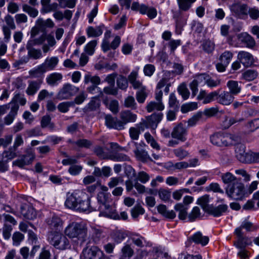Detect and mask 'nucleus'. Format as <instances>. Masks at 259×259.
Listing matches in <instances>:
<instances>
[{"label":"nucleus","mask_w":259,"mask_h":259,"mask_svg":"<svg viewBox=\"0 0 259 259\" xmlns=\"http://www.w3.org/2000/svg\"><path fill=\"white\" fill-rule=\"evenodd\" d=\"M65 236L69 238H76L81 242L86 240L88 231L86 227L82 224L75 222L70 223L64 230Z\"/></svg>","instance_id":"obj_1"},{"label":"nucleus","mask_w":259,"mask_h":259,"mask_svg":"<svg viewBox=\"0 0 259 259\" xmlns=\"http://www.w3.org/2000/svg\"><path fill=\"white\" fill-rule=\"evenodd\" d=\"M177 1L179 10L174 12L173 18L175 19L176 27H181L186 24L188 18V16L184 15L182 11H188L191 7L192 4L196 0H177Z\"/></svg>","instance_id":"obj_2"},{"label":"nucleus","mask_w":259,"mask_h":259,"mask_svg":"<svg viewBox=\"0 0 259 259\" xmlns=\"http://www.w3.org/2000/svg\"><path fill=\"white\" fill-rule=\"evenodd\" d=\"M72 194L77 204L78 211L91 212L95 210L91 204V196L84 190H76Z\"/></svg>","instance_id":"obj_3"},{"label":"nucleus","mask_w":259,"mask_h":259,"mask_svg":"<svg viewBox=\"0 0 259 259\" xmlns=\"http://www.w3.org/2000/svg\"><path fill=\"white\" fill-rule=\"evenodd\" d=\"M59 62L57 56L47 57L43 63L29 71V74L32 77H37L39 74L48 71L53 70L57 66Z\"/></svg>","instance_id":"obj_4"},{"label":"nucleus","mask_w":259,"mask_h":259,"mask_svg":"<svg viewBox=\"0 0 259 259\" xmlns=\"http://www.w3.org/2000/svg\"><path fill=\"white\" fill-rule=\"evenodd\" d=\"M48 241L57 249L63 250L70 247L69 240L59 232H50L48 234Z\"/></svg>","instance_id":"obj_5"},{"label":"nucleus","mask_w":259,"mask_h":259,"mask_svg":"<svg viewBox=\"0 0 259 259\" xmlns=\"http://www.w3.org/2000/svg\"><path fill=\"white\" fill-rule=\"evenodd\" d=\"M237 137L228 133H217L210 137L211 143L220 147L229 146L237 141Z\"/></svg>","instance_id":"obj_6"},{"label":"nucleus","mask_w":259,"mask_h":259,"mask_svg":"<svg viewBox=\"0 0 259 259\" xmlns=\"http://www.w3.org/2000/svg\"><path fill=\"white\" fill-rule=\"evenodd\" d=\"M108 196V194L104 192H99L98 194V201L101 204L99 208L100 210V215L118 219L119 217L115 212V210L106 204Z\"/></svg>","instance_id":"obj_7"},{"label":"nucleus","mask_w":259,"mask_h":259,"mask_svg":"<svg viewBox=\"0 0 259 259\" xmlns=\"http://www.w3.org/2000/svg\"><path fill=\"white\" fill-rule=\"evenodd\" d=\"M227 195L235 200H242L247 198L244 185L241 183L229 185L226 189Z\"/></svg>","instance_id":"obj_8"},{"label":"nucleus","mask_w":259,"mask_h":259,"mask_svg":"<svg viewBox=\"0 0 259 259\" xmlns=\"http://www.w3.org/2000/svg\"><path fill=\"white\" fill-rule=\"evenodd\" d=\"M80 257L81 259H105L103 252L96 246L84 248Z\"/></svg>","instance_id":"obj_9"},{"label":"nucleus","mask_w":259,"mask_h":259,"mask_svg":"<svg viewBox=\"0 0 259 259\" xmlns=\"http://www.w3.org/2000/svg\"><path fill=\"white\" fill-rule=\"evenodd\" d=\"M78 91V89L69 84H65L60 90L57 95V98L59 100H66L73 96Z\"/></svg>","instance_id":"obj_10"},{"label":"nucleus","mask_w":259,"mask_h":259,"mask_svg":"<svg viewBox=\"0 0 259 259\" xmlns=\"http://www.w3.org/2000/svg\"><path fill=\"white\" fill-rule=\"evenodd\" d=\"M208 75L205 73L197 75L194 80L190 83V88L192 91L193 96H195L197 94L198 91V85H204L206 84Z\"/></svg>","instance_id":"obj_11"},{"label":"nucleus","mask_w":259,"mask_h":259,"mask_svg":"<svg viewBox=\"0 0 259 259\" xmlns=\"http://www.w3.org/2000/svg\"><path fill=\"white\" fill-rule=\"evenodd\" d=\"M234 234L238 238L237 241L234 243L235 246L238 249L244 248L246 246L251 244V240L247 237L243 236L241 228H236Z\"/></svg>","instance_id":"obj_12"},{"label":"nucleus","mask_w":259,"mask_h":259,"mask_svg":"<svg viewBox=\"0 0 259 259\" xmlns=\"http://www.w3.org/2000/svg\"><path fill=\"white\" fill-rule=\"evenodd\" d=\"M237 58L245 67H251L254 63V59L253 55L246 51H239L238 53Z\"/></svg>","instance_id":"obj_13"},{"label":"nucleus","mask_w":259,"mask_h":259,"mask_svg":"<svg viewBox=\"0 0 259 259\" xmlns=\"http://www.w3.org/2000/svg\"><path fill=\"white\" fill-rule=\"evenodd\" d=\"M26 48L28 50V56L22 58L20 60V63L23 64L28 62L29 58L33 59H39L42 57L41 51L39 49L31 48L30 42H28L26 45Z\"/></svg>","instance_id":"obj_14"},{"label":"nucleus","mask_w":259,"mask_h":259,"mask_svg":"<svg viewBox=\"0 0 259 259\" xmlns=\"http://www.w3.org/2000/svg\"><path fill=\"white\" fill-rule=\"evenodd\" d=\"M171 135L172 138L183 142L187 140V131L182 124H179L174 128Z\"/></svg>","instance_id":"obj_15"},{"label":"nucleus","mask_w":259,"mask_h":259,"mask_svg":"<svg viewBox=\"0 0 259 259\" xmlns=\"http://www.w3.org/2000/svg\"><path fill=\"white\" fill-rule=\"evenodd\" d=\"M188 240L190 242L204 246L208 244L209 239L208 236L203 235L201 232L198 231L191 236Z\"/></svg>","instance_id":"obj_16"},{"label":"nucleus","mask_w":259,"mask_h":259,"mask_svg":"<svg viewBox=\"0 0 259 259\" xmlns=\"http://www.w3.org/2000/svg\"><path fill=\"white\" fill-rule=\"evenodd\" d=\"M105 124L110 128H114L118 130L123 129V123L121 120L116 118H114L110 115H106Z\"/></svg>","instance_id":"obj_17"},{"label":"nucleus","mask_w":259,"mask_h":259,"mask_svg":"<svg viewBox=\"0 0 259 259\" xmlns=\"http://www.w3.org/2000/svg\"><path fill=\"white\" fill-rule=\"evenodd\" d=\"M46 223L51 229H58L63 227V222L62 220L57 215L51 214L47 219Z\"/></svg>","instance_id":"obj_18"},{"label":"nucleus","mask_w":259,"mask_h":259,"mask_svg":"<svg viewBox=\"0 0 259 259\" xmlns=\"http://www.w3.org/2000/svg\"><path fill=\"white\" fill-rule=\"evenodd\" d=\"M239 41L246 45L248 48H252L255 45L254 38L247 32H242L237 35Z\"/></svg>","instance_id":"obj_19"},{"label":"nucleus","mask_w":259,"mask_h":259,"mask_svg":"<svg viewBox=\"0 0 259 259\" xmlns=\"http://www.w3.org/2000/svg\"><path fill=\"white\" fill-rule=\"evenodd\" d=\"M35 158V155L33 152H31L27 155L22 156L20 159L14 161V164L22 167L24 165H29L32 163Z\"/></svg>","instance_id":"obj_20"},{"label":"nucleus","mask_w":259,"mask_h":259,"mask_svg":"<svg viewBox=\"0 0 259 259\" xmlns=\"http://www.w3.org/2000/svg\"><path fill=\"white\" fill-rule=\"evenodd\" d=\"M163 118V114L161 113H154L147 118L146 121H144L146 123L145 126H151L156 127L157 124L161 121Z\"/></svg>","instance_id":"obj_21"},{"label":"nucleus","mask_w":259,"mask_h":259,"mask_svg":"<svg viewBox=\"0 0 259 259\" xmlns=\"http://www.w3.org/2000/svg\"><path fill=\"white\" fill-rule=\"evenodd\" d=\"M234 99V95L227 91L223 92L218 96V102L224 105H230Z\"/></svg>","instance_id":"obj_22"},{"label":"nucleus","mask_w":259,"mask_h":259,"mask_svg":"<svg viewBox=\"0 0 259 259\" xmlns=\"http://www.w3.org/2000/svg\"><path fill=\"white\" fill-rule=\"evenodd\" d=\"M228 208V205L224 204L216 207L211 206L207 212L214 217H219L223 215L227 211Z\"/></svg>","instance_id":"obj_23"},{"label":"nucleus","mask_w":259,"mask_h":259,"mask_svg":"<svg viewBox=\"0 0 259 259\" xmlns=\"http://www.w3.org/2000/svg\"><path fill=\"white\" fill-rule=\"evenodd\" d=\"M21 213L25 218L28 220H33L36 217L35 210L31 206L23 205L21 208Z\"/></svg>","instance_id":"obj_24"},{"label":"nucleus","mask_w":259,"mask_h":259,"mask_svg":"<svg viewBox=\"0 0 259 259\" xmlns=\"http://www.w3.org/2000/svg\"><path fill=\"white\" fill-rule=\"evenodd\" d=\"M146 123L141 122L136 124V127H132L130 128L129 133L130 137L133 140H138L139 138L140 130L144 131Z\"/></svg>","instance_id":"obj_25"},{"label":"nucleus","mask_w":259,"mask_h":259,"mask_svg":"<svg viewBox=\"0 0 259 259\" xmlns=\"http://www.w3.org/2000/svg\"><path fill=\"white\" fill-rule=\"evenodd\" d=\"M230 8L232 12L238 15H246L248 13V8L245 4H233Z\"/></svg>","instance_id":"obj_26"},{"label":"nucleus","mask_w":259,"mask_h":259,"mask_svg":"<svg viewBox=\"0 0 259 259\" xmlns=\"http://www.w3.org/2000/svg\"><path fill=\"white\" fill-rule=\"evenodd\" d=\"M120 118L124 126V124L127 123L135 122L137 117L136 114L133 113L130 111L126 110L121 112Z\"/></svg>","instance_id":"obj_27"},{"label":"nucleus","mask_w":259,"mask_h":259,"mask_svg":"<svg viewBox=\"0 0 259 259\" xmlns=\"http://www.w3.org/2000/svg\"><path fill=\"white\" fill-rule=\"evenodd\" d=\"M236 154L237 159L241 162H247L248 154L245 151V147L243 145H238L236 148Z\"/></svg>","instance_id":"obj_28"},{"label":"nucleus","mask_w":259,"mask_h":259,"mask_svg":"<svg viewBox=\"0 0 259 259\" xmlns=\"http://www.w3.org/2000/svg\"><path fill=\"white\" fill-rule=\"evenodd\" d=\"M63 77L62 74L58 72H54L49 74L46 78L47 83L51 86H55L61 81Z\"/></svg>","instance_id":"obj_29"},{"label":"nucleus","mask_w":259,"mask_h":259,"mask_svg":"<svg viewBox=\"0 0 259 259\" xmlns=\"http://www.w3.org/2000/svg\"><path fill=\"white\" fill-rule=\"evenodd\" d=\"M227 87L229 89V92L233 95H237L241 91V85L236 80H229L227 83Z\"/></svg>","instance_id":"obj_30"},{"label":"nucleus","mask_w":259,"mask_h":259,"mask_svg":"<svg viewBox=\"0 0 259 259\" xmlns=\"http://www.w3.org/2000/svg\"><path fill=\"white\" fill-rule=\"evenodd\" d=\"M140 13L143 15L146 14L151 19L155 18L157 15L156 9L154 7H149L146 5H143L140 9Z\"/></svg>","instance_id":"obj_31"},{"label":"nucleus","mask_w":259,"mask_h":259,"mask_svg":"<svg viewBox=\"0 0 259 259\" xmlns=\"http://www.w3.org/2000/svg\"><path fill=\"white\" fill-rule=\"evenodd\" d=\"M19 107L18 105H14L11 107L9 113L4 118V123L6 125L12 124L17 114Z\"/></svg>","instance_id":"obj_32"},{"label":"nucleus","mask_w":259,"mask_h":259,"mask_svg":"<svg viewBox=\"0 0 259 259\" xmlns=\"http://www.w3.org/2000/svg\"><path fill=\"white\" fill-rule=\"evenodd\" d=\"M40 81H30L26 90V94L29 96L34 95L40 87Z\"/></svg>","instance_id":"obj_33"},{"label":"nucleus","mask_w":259,"mask_h":259,"mask_svg":"<svg viewBox=\"0 0 259 259\" xmlns=\"http://www.w3.org/2000/svg\"><path fill=\"white\" fill-rule=\"evenodd\" d=\"M65 206L69 209L78 211L77 204L72 193H68L65 201Z\"/></svg>","instance_id":"obj_34"},{"label":"nucleus","mask_w":259,"mask_h":259,"mask_svg":"<svg viewBox=\"0 0 259 259\" xmlns=\"http://www.w3.org/2000/svg\"><path fill=\"white\" fill-rule=\"evenodd\" d=\"M146 109L148 112H151L154 110L162 111L164 109V105L162 102L151 101L147 104Z\"/></svg>","instance_id":"obj_35"},{"label":"nucleus","mask_w":259,"mask_h":259,"mask_svg":"<svg viewBox=\"0 0 259 259\" xmlns=\"http://www.w3.org/2000/svg\"><path fill=\"white\" fill-rule=\"evenodd\" d=\"M209 202V197L208 195H203L197 199V203L200 205L203 209L208 212L211 205L208 204Z\"/></svg>","instance_id":"obj_36"},{"label":"nucleus","mask_w":259,"mask_h":259,"mask_svg":"<svg viewBox=\"0 0 259 259\" xmlns=\"http://www.w3.org/2000/svg\"><path fill=\"white\" fill-rule=\"evenodd\" d=\"M157 208L158 212L166 218L174 219L176 217L175 212L173 210H167L166 206L164 204L159 205Z\"/></svg>","instance_id":"obj_37"},{"label":"nucleus","mask_w":259,"mask_h":259,"mask_svg":"<svg viewBox=\"0 0 259 259\" xmlns=\"http://www.w3.org/2000/svg\"><path fill=\"white\" fill-rule=\"evenodd\" d=\"M221 179L225 184L232 185L233 183H235L237 178L232 173L226 172L222 174Z\"/></svg>","instance_id":"obj_38"},{"label":"nucleus","mask_w":259,"mask_h":259,"mask_svg":"<svg viewBox=\"0 0 259 259\" xmlns=\"http://www.w3.org/2000/svg\"><path fill=\"white\" fill-rule=\"evenodd\" d=\"M258 75L257 72L252 69H248L242 74V79L250 81L254 80Z\"/></svg>","instance_id":"obj_39"},{"label":"nucleus","mask_w":259,"mask_h":259,"mask_svg":"<svg viewBox=\"0 0 259 259\" xmlns=\"http://www.w3.org/2000/svg\"><path fill=\"white\" fill-rule=\"evenodd\" d=\"M97 45V41L92 40L87 43L84 47V51L85 53L90 56H92L95 51V48Z\"/></svg>","instance_id":"obj_40"},{"label":"nucleus","mask_w":259,"mask_h":259,"mask_svg":"<svg viewBox=\"0 0 259 259\" xmlns=\"http://www.w3.org/2000/svg\"><path fill=\"white\" fill-rule=\"evenodd\" d=\"M157 192L159 198L163 201L167 202L170 200L171 192L169 190L160 188Z\"/></svg>","instance_id":"obj_41"},{"label":"nucleus","mask_w":259,"mask_h":259,"mask_svg":"<svg viewBox=\"0 0 259 259\" xmlns=\"http://www.w3.org/2000/svg\"><path fill=\"white\" fill-rule=\"evenodd\" d=\"M84 82L85 84L91 82L93 84L97 85L100 84V78L98 76H92L90 73H88L84 76Z\"/></svg>","instance_id":"obj_42"},{"label":"nucleus","mask_w":259,"mask_h":259,"mask_svg":"<svg viewBox=\"0 0 259 259\" xmlns=\"http://www.w3.org/2000/svg\"><path fill=\"white\" fill-rule=\"evenodd\" d=\"M175 209L179 212V218L181 220L186 219L187 215V207L184 206L182 203H178L175 205Z\"/></svg>","instance_id":"obj_43"},{"label":"nucleus","mask_w":259,"mask_h":259,"mask_svg":"<svg viewBox=\"0 0 259 259\" xmlns=\"http://www.w3.org/2000/svg\"><path fill=\"white\" fill-rule=\"evenodd\" d=\"M123 259H130L134 254V250L129 244H125L121 249Z\"/></svg>","instance_id":"obj_44"},{"label":"nucleus","mask_w":259,"mask_h":259,"mask_svg":"<svg viewBox=\"0 0 259 259\" xmlns=\"http://www.w3.org/2000/svg\"><path fill=\"white\" fill-rule=\"evenodd\" d=\"M144 137L146 142L150 144L153 149L157 150L160 149V145L149 133H146L144 135Z\"/></svg>","instance_id":"obj_45"},{"label":"nucleus","mask_w":259,"mask_h":259,"mask_svg":"<svg viewBox=\"0 0 259 259\" xmlns=\"http://www.w3.org/2000/svg\"><path fill=\"white\" fill-rule=\"evenodd\" d=\"M103 31L102 29L98 27L95 28L92 26H89L87 29V34L88 37H97L102 35Z\"/></svg>","instance_id":"obj_46"},{"label":"nucleus","mask_w":259,"mask_h":259,"mask_svg":"<svg viewBox=\"0 0 259 259\" xmlns=\"http://www.w3.org/2000/svg\"><path fill=\"white\" fill-rule=\"evenodd\" d=\"M233 58V53L229 51H226L221 54L220 60L222 63L228 65Z\"/></svg>","instance_id":"obj_47"},{"label":"nucleus","mask_w":259,"mask_h":259,"mask_svg":"<svg viewBox=\"0 0 259 259\" xmlns=\"http://www.w3.org/2000/svg\"><path fill=\"white\" fill-rule=\"evenodd\" d=\"M174 153L180 160L184 159L189 156V152L181 147L174 149Z\"/></svg>","instance_id":"obj_48"},{"label":"nucleus","mask_w":259,"mask_h":259,"mask_svg":"<svg viewBox=\"0 0 259 259\" xmlns=\"http://www.w3.org/2000/svg\"><path fill=\"white\" fill-rule=\"evenodd\" d=\"M178 92L184 100H187L189 97L190 92L185 83H182L179 86Z\"/></svg>","instance_id":"obj_49"},{"label":"nucleus","mask_w":259,"mask_h":259,"mask_svg":"<svg viewBox=\"0 0 259 259\" xmlns=\"http://www.w3.org/2000/svg\"><path fill=\"white\" fill-rule=\"evenodd\" d=\"M237 228H241L242 231V229H244L247 232L253 231L257 229V227L254 226L252 223L247 220H244L242 222L241 226Z\"/></svg>","instance_id":"obj_50"},{"label":"nucleus","mask_w":259,"mask_h":259,"mask_svg":"<svg viewBox=\"0 0 259 259\" xmlns=\"http://www.w3.org/2000/svg\"><path fill=\"white\" fill-rule=\"evenodd\" d=\"M168 166L172 169H185L188 167V162L180 161L175 163L171 162L168 163Z\"/></svg>","instance_id":"obj_51"},{"label":"nucleus","mask_w":259,"mask_h":259,"mask_svg":"<svg viewBox=\"0 0 259 259\" xmlns=\"http://www.w3.org/2000/svg\"><path fill=\"white\" fill-rule=\"evenodd\" d=\"M197 108V103L196 102H190L183 104L181 106V111L182 113H185Z\"/></svg>","instance_id":"obj_52"},{"label":"nucleus","mask_w":259,"mask_h":259,"mask_svg":"<svg viewBox=\"0 0 259 259\" xmlns=\"http://www.w3.org/2000/svg\"><path fill=\"white\" fill-rule=\"evenodd\" d=\"M23 11L27 13L30 17L35 18L38 14V11L35 8H32L27 5L23 6Z\"/></svg>","instance_id":"obj_53"},{"label":"nucleus","mask_w":259,"mask_h":259,"mask_svg":"<svg viewBox=\"0 0 259 259\" xmlns=\"http://www.w3.org/2000/svg\"><path fill=\"white\" fill-rule=\"evenodd\" d=\"M202 117V113L198 112L194 114L191 118H190L187 121L188 126L192 127L195 126L198 121Z\"/></svg>","instance_id":"obj_54"},{"label":"nucleus","mask_w":259,"mask_h":259,"mask_svg":"<svg viewBox=\"0 0 259 259\" xmlns=\"http://www.w3.org/2000/svg\"><path fill=\"white\" fill-rule=\"evenodd\" d=\"M242 120V119H236L233 117H226L224 121L223 122V126L224 128H228L233 124L236 123L237 122L241 121Z\"/></svg>","instance_id":"obj_55"},{"label":"nucleus","mask_w":259,"mask_h":259,"mask_svg":"<svg viewBox=\"0 0 259 259\" xmlns=\"http://www.w3.org/2000/svg\"><path fill=\"white\" fill-rule=\"evenodd\" d=\"M58 8V4L57 3L49 4L44 8H41L40 12L42 14L49 13L52 11H55Z\"/></svg>","instance_id":"obj_56"},{"label":"nucleus","mask_w":259,"mask_h":259,"mask_svg":"<svg viewBox=\"0 0 259 259\" xmlns=\"http://www.w3.org/2000/svg\"><path fill=\"white\" fill-rule=\"evenodd\" d=\"M24 236L19 232H15L12 236L13 245L14 246H19L21 241L23 240Z\"/></svg>","instance_id":"obj_57"},{"label":"nucleus","mask_w":259,"mask_h":259,"mask_svg":"<svg viewBox=\"0 0 259 259\" xmlns=\"http://www.w3.org/2000/svg\"><path fill=\"white\" fill-rule=\"evenodd\" d=\"M82 168L80 165L74 164L69 167L68 171L72 176H77L81 172Z\"/></svg>","instance_id":"obj_58"},{"label":"nucleus","mask_w":259,"mask_h":259,"mask_svg":"<svg viewBox=\"0 0 259 259\" xmlns=\"http://www.w3.org/2000/svg\"><path fill=\"white\" fill-rule=\"evenodd\" d=\"M150 180L149 175L144 171H140L137 175L136 181H139L143 184H145Z\"/></svg>","instance_id":"obj_59"},{"label":"nucleus","mask_w":259,"mask_h":259,"mask_svg":"<svg viewBox=\"0 0 259 259\" xmlns=\"http://www.w3.org/2000/svg\"><path fill=\"white\" fill-rule=\"evenodd\" d=\"M144 209L140 205H136L131 210L132 216L133 218H137L139 215L144 213Z\"/></svg>","instance_id":"obj_60"},{"label":"nucleus","mask_w":259,"mask_h":259,"mask_svg":"<svg viewBox=\"0 0 259 259\" xmlns=\"http://www.w3.org/2000/svg\"><path fill=\"white\" fill-rule=\"evenodd\" d=\"M131 239L132 242L137 246L139 247L144 246V242H145L144 238L138 235H133L131 236Z\"/></svg>","instance_id":"obj_61"},{"label":"nucleus","mask_w":259,"mask_h":259,"mask_svg":"<svg viewBox=\"0 0 259 259\" xmlns=\"http://www.w3.org/2000/svg\"><path fill=\"white\" fill-rule=\"evenodd\" d=\"M106 105L109 110L114 113H116L118 112V102L117 100H113L106 102Z\"/></svg>","instance_id":"obj_62"},{"label":"nucleus","mask_w":259,"mask_h":259,"mask_svg":"<svg viewBox=\"0 0 259 259\" xmlns=\"http://www.w3.org/2000/svg\"><path fill=\"white\" fill-rule=\"evenodd\" d=\"M135 153L137 158L142 161L146 160L149 158L148 152L143 150L137 149L135 151Z\"/></svg>","instance_id":"obj_63"},{"label":"nucleus","mask_w":259,"mask_h":259,"mask_svg":"<svg viewBox=\"0 0 259 259\" xmlns=\"http://www.w3.org/2000/svg\"><path fill=\"white\" fill-rule=\"evenodd\" d=\"M155 71V66L151 64H146L143 68V72L145 75L151 76Z\"/></svg>","instance_id":"obj_64"}]
</instances>
